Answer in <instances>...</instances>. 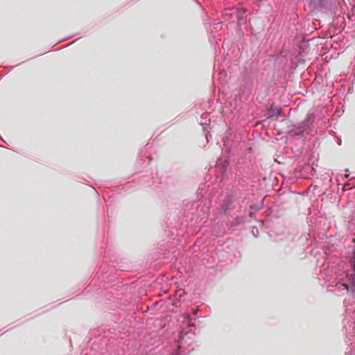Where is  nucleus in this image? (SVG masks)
I'll list each match as a JSON object with an SVG mask.
<instances>
[{"mask_svg": "<svg viewBox=\"0 0 355 355\" xmlns=\"http://www.w3.org/2000/svg\"><path fill=\"white\" fill-rule=\"evenodd\" d=\"M351 272L349 270H340V267L343 268L340 263L338 265V268L333 264L329 266V265L325 267L324 264V269L320 272V276L328 284V286H335L340 291H349V285L354 287L352 289V295L355 299V250L353 257L350 261Z\"/></svg>", "mask_w": 355, "mask_h": 355, "instance_id": "nucleus-1", "label": "nucleus"}, {"mask_svg": "<svg viewBox=\"0 0 355 355\" xmlns=\"http://www.w3.org/2000/svg\"><path fill=\"white\" fill-rule=\"evenodd\" d=\"M314 120V114L309 113L302 122L293 125L292 128L288 131V135L290 137H303L304 135H309L311 130Z\"/></svg>", "mask_w": 355, "mask_h": 355, "instance_id": "nucleus-2", "label": "nucleus"}, {"mask_svg": "<svg viewBox=\"0 0 355 355\" xmlns=\"http://www.w3.org/2000/svg\"><path fill=\"white\" fill-rule=\"evenodd\" d=\"M354 322H355L354 319H352V318L350 319L346 318L343 320V328L347 336H353L354 329Z\"/></svg>", "mask_w": 355, "mask_h": 355, "instance_id": "nucleus-3", "label": "nucleus"}, {"mask_svg": "<svg viewBox=\"0 0 355 355\" xmlns=\"http://www.w3.org/2000/svg\"><path fill=\"white\" fill-rule=\"evenodd\" d=\"M233 203V198L231 196H226L221 205L222 212L226 214L227 211L232 209Z\"/></svg>", "mask_w": 355, "mask_h": 355, "instance_id": "nucleus-4", "label": "nucleus"}, {"mask_svg": "<svg viewBox=\"0 0 355 355\" xmlns=\"http://www.w3.org/2000/svg\"><path fill=\"white\" fill-rule=\"evenodd\" d=\"M309 1L314 9L324 7L327 3V0H309Z\"/></svg>", "mask_w": 355, "mask_h": 355, "instance_id": "nucleus-5", "label": "nucleus"}, {"mask_svg": "<svg viewBox=\"0 0 355 355\" xmlns=\"http://www.w3.org/2000/svg\"><path fill=\"white\" fill-rule=\"evenodd\" d=\"M209 114L208 113H203L201 115V121H200V125H202L204 131L206 130V128L209 125V123L210 120L208 119Z\"/></svg>", "mask_w": 355, "mask_h": 355, "instance_id": "nucleus-6", "label": "nucleus"}, {"mask_svg": "<svg viewBox=\"0 0 355 355\" xmlns=\"http://www.w3.org/2000/svg\"><path fill=\"white\" fill-rule=\"evenodd\" d=\"M354 178H350L349 179V181L348 182L345 183L343 187H342V191L344 192L345 191H347V190H351L353 188L355 187V182L354 181Z\"/></svg>", "mask_w": 355, "mask_h": 355, "instance_id": "nucleus-7", "label": "nucleus"}, {"mask_svg": "<svg viewBox=\"0 0 355 355\" xmlns=\"http://www.w3.org/2000/svg\"><path fill=\"white\" fill-rule=\"evenodd\" d=\"M281 113H282V109L280 107L277 108L276 112L275 113L276 119H277L278 116L281 114Z\"/></svg>", "mask_w": 355, "mask_h": 355, "instance_id": "nucleus-8", "label": "nucleus"}, {"mask_svg": "<svg viewBox=\"0 0 355 355\" xmlns=\"http://www.w3.org/2000/svg\"><path fill=\"white\" fill-rule=\"evenodd\" d=\"M191 320H192V318H191V317L190 315L187 316V321L188 324L189 326H193L194 325L193 324L191 323Z\"/></svg>", "mask_w": 355, "mask_h": 355, "instance_id": "nucleus-9", "label": "nucleus"}, {"mask_svg": "<svg viewBox=\"0 0 355 355\" xmlns=\"http://www.w3.org/2000/svg\"><path fill=\"white\" fill-rule=\"evenodd\" d=\"M180 338L181 342H182L183 340V339H184L183 332L180 333Z\"/></svg>", "mask_w": 355, "mask_h": 355, "instance_id": "nucleus-10", "label": "nucleus"}, {"mask_svg": "<svg viewBox=\"0 0 355 355\" xmlns=\"http://www.w3.org/2000/svg\"><path fill=\"white\" fill-rule=\"evenodd\" d=\"M349 174H347V173L345 174V175H344L345 179H349Z\"/></svg>", "mask_w": 355, "mask_h": 355, "instance_id": "nucleus-11", "label": "nucleus"}, {"mask_svg": "<svg viewBox=\"0 0 355 355\" xmlns=\"http://www.w3.org/2000/svg\"><path fill=\"white\" fill-rule=\"evenodd\" d=\"M197 313H198V310H197V309L193 310V315H197Z\"/></svg>", "mask_w": 355, "mask_h": 355, "instance_id": "nucleus-12", "label": "nucleus"}, {"mask_svg": "<svg viewBox=\"0 0 355 355\" xmlns=\"http://www.w3.org/2000/svg\"><path fill=\"white\" fill-rule=\"evenodd\" d=\"M338 142L339 144H341V141L340 140H338Z\"/></svg>", "mask_w": 355, "mask_h": 355, "instance_id": "nucleus-13", "label": "nucleus"}, {"mask_svg": "<svg viewBox=\"0 0 355 355\" xmlns=\"http://www.w3.org/2000/svg\"><path fill=\"white\" fill-rule=\"evenodd\" d=\"M338 142L339 144H341V141L340 140H338Z\"/></svg>", "mask_w": 355, "mask_h": 355, "instance_id": "nucleus-14", "label": "nucleus"}, {"mask_svg": "<svg viewBox=\"0 0 355 355\" xmlns=\"http://www.w3.org/2000/svg\"><path fill=\"white\" fill-rule=\"evenodd\" d=\"M346 355H355V354H351V353H348V354H347Z\"/></svg>", "mask_w": 355, "mask_h": 355, "instance_id": "nucleus-15", "label": "nucleus"}, {"mask_svg": "<svg viewBox=\"0 0 355 355\" xmlns=\"http://www.w3.org/2000/svg\"><path fill=\"white\" fill-rule=\"evenodd\" d=\"M173 355H178V353L176 352V353L173 354Z\"/></svg>", "mask_w": 355, "mask_h": 355, "instance_id": "nucleus-16", "label": "nucleus"}, {"mask_svg": "<svg viewBox=\"0 0 355 355\" xmlns=\"http://www.w3.org/2000/svg\"><path fill=\"white\" fill-rule=\"evenodd\" d=\"M344 304H346V300H344Z\"/></svg>", "mask_w": 355, "mask_h": 355, "instance_id": "nucleus-17", "label": "nucleus"}]
</instances>
